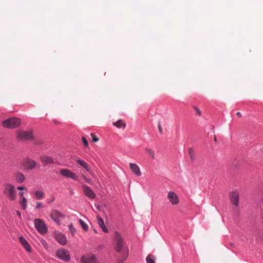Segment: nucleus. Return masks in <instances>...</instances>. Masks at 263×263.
I'll return each instance as SVG.
<instances>
[{
  "label": "nucleus",
  "instance_id": "58836bf2",
  "mask_svg": "<svg viewBox=\"0 0 263 263\" xmlns=\"http://www.w3.org/2000/svg\"><path fill=\"white\" fill-rule=\"evenodd\" d=\"M53 123L55 124H60V122H59L58 121H57V120L55 119H54L53 120Z\"/></svg>",
  "mask_w": 263,
  "mask_h": 263
},
{
  "label": "nucleus",
  "instance_id": "0eeeda50",
  "mask_svg": "<svg viewBox=\"0 0 263 263\" xmlns=\"http://www.w3.org/2000/svg\"><path fill=\"white\" fill-rule=\"evenodd\" d=\"M51 218L58 225L61 224V219L65 218L64 214L57 210H52L50 213Z\"/></svg>",
  "mask_w": 263,
  "mask_h": 263
},
{
  "label": "nucleus",
  "instance_id": "cd10ccee",
  "mask_svg": "<svg viewBox=\"0 0 263 263\" xmlns=\"http://www.w3.org/2000/svg\"><path fill=\"white\" fill-rule=\"evenodd\" d=\"M189 155L190 156V158L192 161H194V151L193 148L191 147L189 149Z\"/></svg>",
  "mask_w": 263,
  "mask_h": 263
},
{
  "label": "nucleus",
  "instance_id": "c85d7f7f",
  "mask_svg": "<svg viewBox=\"0 0 263 263\" xmlns=\"http://www.w3.org/2000/svg\"><path fill=\"white\" fill-rule=\"evenodd\" d=\"M90 136L92 138V140L94 142H97L99 141V138L96 136L94 133H91Z\"/></svg>",
  "mask_w": 263,
  "mask_h": 263
},
{
  "label": "nucleus",
  "instance_id": "f03ea898",
  "mask_svg": "<svg viewBox=\"0 0 263 263\" xmlns=\"http://www.w3.org/2000/svg\"><path fill=\"white\" fill-rule=\"evenodd\" d=\"M3 193L10 201H14L16 199L17 191L12 184L7 183L4 185Z\"/></svg>",
  "mask_w": 263,
  "mask_h": 263
},
{
  "label": "nucleus",
  "instance_id": "b1692460",
  "mask_svg": "<svg viewBox=\"0 0 263 263\" xmlns=\"http://www.w3.org/2000/svg\"><path fill=\"white\" fill-rule=\"evenodd\" d=\"M20 204L24 210L27 209V200L25 197H22V199L20 201Z\"/></svg>",
  "mask_w": 263,
  "mask_h": 263
},
{
  "label": "nucleus",
  "instance_id": "dca6fc26",
  "mask_svg": "<svg viewBox=\"0 0 263 263\" xmlns=\"http://www.w3.org/2000/svg\"><path fill=\"white\" fill-rule=\"evenodd\" d=\"M19 240L21 243L26 250L28 252H30L31 251V247L25 238L23 236H21L19 237Z\"/></svg>",
  "mask_w": 263,
  "mask_h": 263
},
{
  "label": "nucleus",
  "instance_id": "e433bc0d",
  "mask_svg": "<svg viewBox=\"0 0 263 263\" xmlns=\"http://www.w3.org/2000/svg\"><path fill=\"white\" fill-rule=\"evenodd\" d=\"M42 143H43V141H42V140H38L34 142V144H36V145L41 144Z\"/></svg>",
  "mask_w": 263,
  "mask_h": 263
},
{
  "label": "nucleus",
  "instance_id": "a19ab883",
  "mask_svg": "<svg viewBox=\"0 0 263 263\" xmlns=\"http://www.w3.org/2000/svg\"><path fill=\"white\" fill-rule=\"evenodd\" d=\"M236 115L238 116L239 117H241V114L240 112H237L236 113Z\"/></svg>",
  "mask_w": 263,
  "mask_h": 263
},
{
  "label": "nucleus",
  "instance_id": "4468645a",
  "mask_svg": "<svg viewBox=\"0 0 263 263\" xmlns=\"http://www.w3.org/2000/svg\"><path fill=\"white\" fill-rule=\"evenodd\" d=\"M167 198L173 205H176L179 202V198L174 192H170L168 193Z\"/></svg>",
  "mask_w": 263,
  "mask_h": 263
},
{
  "label": "nucleus",
  "instance_id": "2eb2a0df",
  "mask_svg": "<svg viewBox=\"0 0 263 263\" xmlns=\"http://www.w3.org/2000/svg\"><path fill=\"white\" fill-rule=\"evenodd\" d=\"M41 161L45 165L54 163L53 159L49 156L42 155L40 157Z\"/></svg>",
  "mask_w": 263,
  "mask_h": 263
},
{
  "label": "nucleus",
  "instance_id": "f3484780",
  "mask_svg": "<svg viewBox=\"0 0 263 263\" xmlns=\"http://www.w3.org/2000/svg\"><path fill=\"white\" fill-rule=\"evenodd\" d=\"M129 167L132 171L137 176H140L141 175V172L140 168L136 163H130L129 164Z\"/></svg>",
  "mask_w": 263,
  "mask_h": 263
},
{
  "label": "nucleus",
  "instance_id": "f704fd0d",
  "mask_svg": "<svg viewBox=\"0 0 263 263\" xmlns=\"http://www.w3.org/2000/svg\"><path fill=\"white\" fill-rule=\"evenodd\" d=\"M194 109L196 110V111H197V114H198L199 116H200V115H201V111L200 110V109H199L198 107H196V106H194Z\"/></svg>",
  "mask_w": 263,
  "mask_h": 263
},
{
  "label": "nucleus",
  "instance_id": "f8f14e48",
  "mask_svg": "<svg viewBox=\"0 0 263 263\" xmlns=\"http://www.w3.org/2000/svg\"><path fill=\"white\" fill-rule=\"evenodd\" d=\"M55 239L60 245L63 246L65 245L67 242L66 236L60 232L55 233Z\"/></svg>",
  "mask_w": 263,
  "mask_h": 263
},
{
  "label": "nucleus",
  "instance_id": "423d86ee",
  "mask_svg": "<svg viewBox=\"0 0 263 263\" xmlns=\"http://www.w3.org/2000/svg\"><path fill=\"white\" fill-rule=\"evenodd\" d=\"M56 257L65 262L70 260V255L69 252L63 248L58 249L55 253Z\"/></svg>",
  "mask_w": 263,
  "mask_h": 263
},
{
  "label": "nucleus",
  "instance_id": "393cba45",
  "mask_svg": "<svg viewBox=\"0 0 263 263\" xmlns=\"http://www.w3.org/2000/svg\"><path fill=\"white\" fill-rule=\"evenodd\" d=\"M79 222L84 231L87 232L88 230V225L81 219H79Z\"/></svg>",
  "mask_w": 263,
  "mask_h": 263
},
{
  "label": "nucleus",
  "instance_id": "4be33fe9",
  "mask_svg": "<svg viewBox=\"0 0 263 263\" xmlns=\"http://www.w3.org/2000/svg\"><path fill=\"white\" fill-rule=\"evenodd\" d=\"M34 196L37 200H40L43 199L44 197L45 194L43 191H36L34 192Z\"/></svg>",
  "mask_w": 263,
  "mask_h": 263
},
{
  "label": "nucleus",
  "instance_id": "2f4dec72",
  "mask_svg": "<svg viewBox=\"0 0 263 263\" xmlns=\"http://www.w3.org/2000/svg\"><path fill=\"white\" fill-rule=\"evenodd\" d=\"M54 200H55V197L53 196H52L50 199L47 200V202L48 203H52L53 202H54Z\"/></svg>",
  "mask_w": 263,
  "mask_h": 263
},
{
  "label": "nucleus",
  "instance_id": "7c9ffc66",
  "mask_svg": "<svg viewBox=\"0 0 263 263\" xmlns=\"http://www.w3.org/2000/svg\"><path fill=\"white\" fill-rule=\"evenodd\" d=\"M43 207V204L42 202H37L36 204L35 209H39L40 208H42Z\"/></svg>",
  "mask_w": 263,
  "mask_h": 263
},
{
  "label": "nucleus",
  "instance_id": "ddd939ff",
  "mask_svg": "<svg viewBox=\"0 0 263 263\" xmlns=\"http://www.w3.org/2000/svg\"><path fill=\"white\" fill-rule=\"evenodd\" d=\"M36 165V162L30 158H27L24 163V166L28 170H32L35 168Z\"/></svg>",
  "mask_w": 263,
  "mask_h": 263
},
{
  "label": "nucleus",
  "instance_id": "6ab92c4d",
  "mask_svg": "<svg viewBox=\"0 0 263 263\" xmlns=\"http://www.w3.org/2000/svg\"><path fill=\"white\" fill-rule=\"evenodd\" d=\"M76 162L80 165L84 167L87 172L90 173L91 170L89 167L88 164L85 161L82 159H77L76 160Z\"/></svg>",
  "mask_w": 263,
  "mask_h": 263
},
{
  "label": "nucleus",
  "instance_id": "ea45409f",
  "mask_svg": "<svg viewBox=\"0 0 263 263\" xmlns=\"http://www.w3.org/2000/svg\"><path fill=\"white\" fill-rule=\"evenodd\" d=\"M19 194H20V195L21 196V199H22V197H24L23 196L24 192H20L19 193Z\"/></svg>",
  "mask_w": 263,
  "mask_h": 263
},
{
  "label": "nucleus",
  "instance_id": "6e6552de",
  "mask_svg": "<svg viewBox=\"0 0 263 263\" xmlns=\"http://www.w3.org/2000/svg\"><path fill=\"white\" fill-rule=\"evenodd\" d=\"M60 174L63 177H65L67 178H70L74 180H77L78 179V176L76 175V174L69 169H61L60 171Z\"/></svg>",
  "mask_w": 263,
  "mask_h": 263
},
{
  "label": "nucleus",
  "instance_id": "aec40b11",
  "mask_svg": "<svg viewBox=\"0 0 263 263\" xmlns=\"http://www.w3.org/2000/svg\"><path fill=\"white\" fill-rule=\"evenodd\" d=\"M16 181L18 183H21L25 181V177L23 174L21 173H18L15 177Z\"/></svg>",
  "mask_w": 263,
  "mask_h": 263
},
{
  "label": "nucleus",
  "instance_id": "39448f33",
  "mask_svg": "<svg viewBox=\"0 0 263 263\" xmlns=\"http://www.w3.org/2000/svg\"><path fill=\"white\" fill-rule=\"evenodd\" d=\"M34 227L36 230L41 234H45L48 231V228L44 221L40 218L34 220Z\"/></svg>",
  "mask_w": 263,
  "mask_h": 263
},
{
  "label": "nucleus",
  "instance_id": "4c0bfd02",
  "mask_svg": "<svg viewBox=\"0 0 263 263\" xmlns=\"http://www.w3.org/2000/svg\"><path fill=\"white\" fill-rule=\"evenodd\" d=\"M18 190H25V187L24 186H18L17 188Z\"/></svg>",
  "mask_w": 263,
  "mask_h": 263
},
{
  "label": "nucleus",
  "instance_id": "1a4fd4ad",
  "mask_svg": "<svg viewBox=\"0 0 263 263\" xmlns=\"http://www.w3.org/2000/svg\"><path fill=\"white\" fill-rule=\"evenodd\" d=\"M81 262V263H100L98 261L95 255L93 254L82 256Z\"/></svg>",
  "mask_w": 263,
  "mask_h": 263
},
{
  "label": "nucleus",
  "instance_id": "a211bd4d",
  "mask_svg": "<svg viewBox=\"0 0 263 263\" xmlns=\"http://www.w3.org/2000/svg\"><path fill=\"white\" fill-rule=\"evenodd\" d=\"M98 223L104 233H108V230L105 226L103 219L99 216L97 217Z\"/></svg>",
  "mask_w": 263,
  "mask_h": 263
},
{
  "label": "nucleus",
  "instance_id": "9b49d317",
  "mask_svg": "<svg viewBox=\"0 0 263 263\" xmlns=\"http://www.w3.org/2000/svg\"><path fill=\"white\" fill-rule=\"evenodd\" d=\"M83 192L86 196L88 198L93 199L96 198V195L95 193L91 189L90 187L86 185L82 186Z\"/></svg>",
  "mask_w": 263,
  "mask_h": 263
},
{
  "label": "nucleus",
  "instance_id": "72a5a7b5",
  "mask_svg": "<svg viewBox=\"0 0 263 263\" xmlns=\"http://www.w3.org/2000/svg\"><path fill=\"white\" fill-rule=\"evenodd\" d=\"M82 177L84 178V179L85 180V181L88 183H90L91 179L87 178L85 176L82 175Z\"/></svg>",
  "mask_w": 263,
  "mask_h": 263
},
{
  "label": "nucleus",
  "instance_id": "f257e3e1",
  "mask_svg": "<svg viewBox=\"0 0 263 263\" xmlns=\"http://www.w3.org/2000/svg\"><path fill=\"white\" fill-rule=\"evenodd\" d=\"M115 234L114 248L120 254L118 258V262L123 263L128 256L129 250L128 247L124 245V240L121 234L117 231L115 232Z\"/></svg>",
  "mask_w": 263,
  "mask_h": 263
},
{
  "label": "nucleus",
  "instance_id": "5701e85b",
  "mask_svg": "<svg viewBox=\"0 0 263 263\" xmlns=\"http://www.w3.org/2000/svg\"><path fill=\"white\" fill-rule=\"evenodd\" d=\"M146 263H156V256L152 254H148L146 257Z\"/></svg>",
  "mask_w": 263,
  "mask_h": 263
},
{
  "label": "nucleus",
  "instance_id": "473e14b6",
  "mask_svg": "<svg viewBox=\"0 0 263 263\" xmlns=\"http://www.w3.org/2000/svg\"><path fill=\"white\" fill-rule=\"evenodd\" d=\"M158 127L159 132H160V133L162 134V127H161V123L160 121H159V122H158Z\"/></svg>",
  "mask_w": 263,
  "mask_h": 263
},
{
  "label": "nucleus",
  "instance_id": "412c9836",
  "mask_svg": "<svg viewBox=\"0 0 263 263\" xmlns=\"http://www.w3.org/2000/svg\"><path fill=\"white\" fill-rule=\"evenodd\" d=\"M113 125L119 128H124L126 126L125 123L122 120H119L113 123Z\"/></svg>",
  "mask_w": 263,
  "mask_h": 263
},
{
  "label": "nucleus",
  "instance_id": "7ed1b4c3",
  "mask_svg": "<svg viewBox=\"0 0 263 263\" xmlns=\"http://www.w3.org/2000/svg\"><path fill=\"white\" fill-rule=\"evenodd\" d=\"M21 124V119L16 117L9 118L3 122V126L9 129L18 127Z\"/></svg>",
  "mask_w": 263,
  "mask_h": 263
},
{
  "label": "nucleus",
  "instance_id": "20e7f679",
  "mask_svg": "<svg viewBox=\"0 0 263 263\" xmlns=\"http://www.w3.org/2000/svg\"><path fill=\"white\" fill-rule=\"evenodd\" d=\"M16 138L21 141H25L32 140L34 137L32 130H31L28 131L17 130L16 132Z\"/></svg>",
  "mask_w": 263,
  "mask_h": 263
},
{
  "label": "nucleus",
  "instance_id": "a878e982",
  "mask_svg": "<svg viewBox=\"0 0 263 263\" xmlns=\"http://www.w3.org/2000/svg\"><path fill=\"white\" fill-rule=\"evenodd\" d=\"M145 151L151 156L152 159H154L155 158V153L152 149L146 148H145Z\"/></svg>",
  "mask_w": 263,
  "mask_h": 263
},
{
  "label": "nucleus",
  "instance_id": "c756f323",
  "mask_svg": "<svg viewBox=\"0 0 263 263\" xmlns=\"http://www.w3.org/2000/svg\"><path fill=\"white\" fill-rule=\"evenodd\" d=\"M82 142L83 143L85 147H88V141H87L86 138L85 137H82Z\"/></svg>",
  "mask_w": 263,
  "mask_h": 263
},
{
  "label": "nucleus",
  "instance_id": "c9c22d12",
  "mask_svg": "<svg viewBox=\"0 0 263 263\" xmlns=\"http://www.w3.org/2000/svg\"><path fill=\"white\" fill-rule=\"evenodd\" d=\"M16 214L18 216L20 219L21 220L22 219V214H21V212H20L19 211H16Z\"/></svg>",
  "mask_w": 263,
  "mask_h": 263
},
{
  "label": "nucleus",
  "instance_id": "9d476101",
  "mask_svg": "<svg viewBox=\"0 0 263 263\" xmlns=\"http://www.w3.org/2000/svg\"><path fill=\"white\" fill-rule=\"evenodd\" d=\"M230 200L231 203L236 206H238L239 202V194L237 191L230 193Z\"/></svg>",
  "mask_w": 263,
  "mask_h": 263
},
{
  "label": "nucleus",
  "instance_id": "37998d69",
  "mask_svg": "<svg viewBox=\"0 0 263 263\" xmlns=\"http://www.w3.org/2000/svg\"><path fill=\"white\" fill-rule=\"evenodd\" d=\"M70 193H71V194H73V192L72 191H71Z\"/></svg>",
  "mask_w": 263,
  "mask_h": 263
},
{
  "label": "nucleus",
  "instance_id": "79ce46f5",
  "mask_svg": "<svg viewBox=\"0 0 263 263\" xmlns=\"http://www.w3.org/2000/svg\"><path fill=\"white\" fill-rule=\"evenodd\" d=\"M214 141H217V138H216V136H215V137H214Z\"/></svg>",
  "mask_w": 263,
  "mask_h": 263
},
{
  "label": "nucleus",
  "instance_id": "bb28decb",
  "mask_svg": "<svg viewBox=\"0 0 263 263\" xmlns=\"http://www.w3.org/2000/svg\"><path fill=\"white\" fill-rule=\"evenodd\" d=\"M69 230L71 232L72 236L74 235V234L76 233V229L73 225L72 223L69 224L68 226Z\"/></svg>",
  "mask_w": 263,
  "mask_h": 263
}]
</instances>
